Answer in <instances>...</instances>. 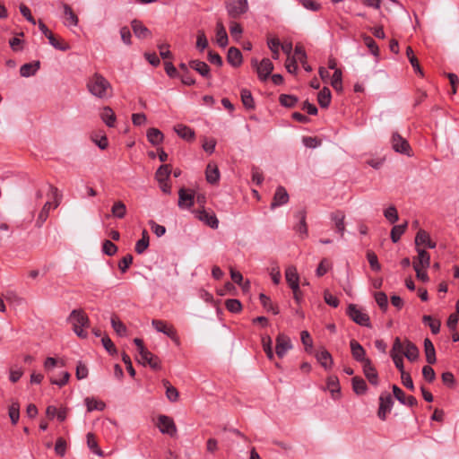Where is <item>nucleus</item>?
<instances>
[{
  "instance_id": "nucleus-1",
  "label": "nucleus",
  "mask_w": 459,
  "mask_h": 459,
  "mask_svg": "<svg viewBox=\"0 0 459 459\" xmlns=\"http://www.w3.org/2000/svg\"><path fill=\"white\" fill-rule=\"evenodd\" d=\"M89 92L100 100H107L113 96L111 83L100 73H94L86 82Z\"/></svg>"
},
{
  "instance_id": "nucleus-2",
  "label": "nucleus",
  "mask_w": 459,
  "mask_h": 459,
  "mask_svg": "<svg viewBox=\"0 0 459 459\" xmlns=\"http://www.w3.org/2000/svg\"><path fill=\"white\" fill-rule=\"evenodd\" d=\"M67 321L77 336L81 338L87 336L86 329L90 325V320L82 309H74L67 317Z\"/></svg>"
},
{
  "instance_id": "nucleus-3",
  "label": "nucleus",
  "mask_w": 459,
  "mask_h": 459,
  "mask_svg": "<svg viewBox=\"0 0 459 459\" xmlns=\"http://www.w3.org/2000/svg\"><path fill=\"white\" fill-rule=\"evenodd\" d=\"M138 353L136 355L137 361L143 365L149 366L154 370L160 369V359L158 356L151 352L147 346H137Z\"/></svg>"
},
{
  "instance_id": "nucleus-4",
  "label": "nucleus",
  "mask_w": 459,
  "mask_h": 459,
  "mask_svg": "<svg viewBox=\"0 0 459 459\" xmlns=\"http://www.w3.org/2000/svg\"><path fill=\"white\" fill-rule=\"evenodd\" d=\"M395 354L400 357L402 363H403V357H406L408 360L413 362L418 359L420 351L417 346H393L390 356L394 362Z\"/></svg>"
},
{
  "instance_id": "nucleus-5",
  "label": "nucleus",
  "mask_w": 459,
  "mask_h": 459,
  "mask_svg": "<svg viewBox=\"0 0 459 459\" xmlns=\"http://www.w3.org/2000/svg\"><path fill=\"white\" fill-rule=\"evenodd\" d=\"M226 9L230 17L237 19L248 11L247 0H227Z\"/></svg>"
},
{
  "instance_id": "nucleus-6",
  "label": "nucleus",
  "mask_w": 459,
  "mask_h": 459,
  "mask_svg": "<svg viewBox=\"0 0 459 459\" xmlns=\"http://www.w3.org/2000/svg\"><path fill=\"white\" fill-rule=\"evenodd\" d=\"M347 314L352 321L362 326L370 325V318L367 313L359 308L354 304H350L347 308Z\"/></svg>"
},
{
  "instance_id": "nucleus-7",
  "label": "nucleus",
  "mask_w": 459,
  "mask_h": 459,
  "mask_svg": "<svg viewBox=\"0 0 459 459\" xmlns=\"http://www.w3.org/2000/svg\"><path fill=\"white\" fill-rule=\"evenodd\" d=\"M394 405V400L392 395L384 392L379 396V408L377 411V416L380 420H385L386 419L387 414L391 411Z\"/></svg>"
},
{
  "instance_id": "nucleus-8",
  "label": "nucleus",
  "mask_w": 459,
  "mask_h": 459,
  "mask_svg": "<svg viewBox=\"0 0 459 459\" xmlns=\"http://www.w3.org/2000/svg\"><path fill=\"white\" fill-rule=\"evenodd\" d=\"M252 65L255 67L258 78L261 81H265L273 70V65L269 58H264L260 63L253 59Z\"/></svg>"
},
{
  "instance_id": "nucleus-9",
  "label": "nucleus",
  "mask_w": 459,
  "mask_h": 459,
  "mask_svg": "<svg viewBox=\"0 0 459 459\" xmlns=\"http://www.w3.org/2000/svg\"><path fill=\"white\" fill-rule=\"evenodd\" d=\"M152 325L157 332L163 333L164 334L168 335L172 342H179L177 331L173 325L159 319H153Z\"/></svg>"
},
{
  "instance_id": "nucleus-10",
  "label": "nucleus",
  "mask_w": 459,
  "mask_h": 459,
  "mask_svg": "<svg viewBox=\"0 0 459 459\" xmlns=\"http://www.w3.org/2000/svg\"><path fill=\"white\" fill-rule=\"evenodd\" d=\"M157 427L162 434L174 437L177 434V426L172 418L167 415H160L158 417Z\"/></svg>"
},
{
  "instance_id": "nucleus-11",
  "label": "nucleus",
  "mask_w": 459,
  "mask_h": 459,
  "mask_svg": "<svg viewBox=\"0 0 459 459\" xmlns=\"http://www.w3.org/2000/svg\"><path fill=\"white\" fill-rule=\"evenodd\" d=\"M193 213L195 218L203 221L205 225L212 229H217L219 227V220L213 212H208L205 209L193 210Z\"/></svg>"
},
{
  "instance_id": "nucleus-12",
  "label": "nucleus",
  "mask_w": 459,
  "mask_h": 459,
  "mask_svg": "<svg viewBox=\"0 0 459 459\" xmlns=\"http://www.w3.org/2000/svg\"><path fill=\"white\" fill-rule=\"evenodd\" d=\"M392 148L394 152L410 156L411 146L406 139L398 133H394L391 138Z\"/></svg>"
},
{
  "instance_id": "nucleus-13",
  "label": "nucleus",
  "mask_w": 459,
  "mask_h": 459,
  "mask_svg": "<svg viewBox=\"0 0 459 459\" xmlns=\"http://www.w3.org/2000/svg\"><path fill=\"white\" fill-rule=\"evenodd\" d=\"M195 204V195L191 190H186L184 187L178 191V205L180 209H190Z\"/></svg>"
},
{
  "instance_id": "nucleus-14",
  "label": "nucleus",
  "mask_w": 459,
  "mask_h": 459,
  "mask_svg": "<svg viewBox=\"0 0 459 459\" xmlns=\"http://www.w3.org/2000/svg\"><path fill=\"white\" fill-rule=\"evenodd\" d=\"M132 30L140 39L152 38V31L139 20L134 19L131 22Z\"/></svg>"
},
{
  "instance_id": "nucleus-15",
  "label": "nucleus",
  "mask_w": 459,
  "mask_h": 459,
  "mask_svg": "<svg viewBox=\"0 0 459 459\" xmlns=\"http://www.w3.org/2000/svg\"><path fill=\"white\" fill-rule=\"evenodd\" d=\"M414 242L416 248L424 246L425 247L432 249L437 246L436 242L431 240L429 234L424 230H420L417 232Z\"/></svg>"
},
{
  "instance_id": "nucleus-16",
  "label": "nucleus",
  "mask_w": 459,
  "mask_h": 459,
  "mask_svg": "<svg viewBox=\"0 0 459 459\" xmlns=\"http://www.w3.org/2000/svg\"><path fill=\"white\" fill-rule=\"evenodd\" d=\"M188 66L198 73L201 76L205 79H211L212 74L209 65L201 60L195 59L188 63Z\"/></svg>"
},
{
  "instance_id": "nucleus-17",
  "label": "nucleus",
  "mask_w": 459,
  "mask_h": 459,
  "mask_svg": "<svg viewBox=\"0 0 459 459\" xmlns=\"http://www.w3.org/2000/svg\"><path fill=\"white\" fill-rule=\"evenodd\" d=\"M289 202V194L285 187L279 186L274 193L273 202L271 203V209L281 206Z\"/></svg>"
},
{
  "instance_id": "nucleus-18",
  "label": "nucleus",
  "mask_w": 459,
  "mask_h": 459,
  "mask_svg": "<svg viewBox=\"0 0 459 459\" xmlns=\"http://www.w3.org/2000/svg\"><path fill=\"white\" fill-rule=\"evenodd\" d=\"M394 365L398 368V370L401 372V377H402L403 385L411 390H413L414 389L413 381H412L410 374L406 373L404 371L403 363H402L400 357H398L396 354L394 356Z\"/></svg>"
},
{
  "instance_id": "nucleus-19",
  "label": "nucleus",
  "mask_w": 459,
  "mask_h": 459,
  "mask_svg": "<svg viewBox=\"0 0 459 459\" xmlns=\"http://www.w3.org/2000/svg\"><path fill=\"white\" fill-rule=\"evenodd\" d=\"M316 358L318 363L325 369L330 370L333 368V360L332 355L326 350L321 349L316 351Z\"/></svg>"
},
{
  "instance_id": "nucleus-20",
  "label": "nucleus",
  "mask_w": 459,
  "mask_h": 459,
  "mask_svg": "<svg viewBox=\"0 0 459 459\" xmlns=\"http://www.w3.org/2000/svg\"><path fill=\"white\" fill-rule=\"evenodd\" d=\"M285 279L290 289H297L299 286V276L295 266L286 268Z\"/></svg>"
},
{
  "instance_id": "nucleus-21",
  "label": "nucleus",
  "mask_w": 459,
  "mask_h": 459,
  "mask_svg": "<svg viewBox=\"0 0 459 459\" xmlns=\"http://www.w3.org/2000/svg\"><path fill=\"white\" fill-rule=\"evenodd\" d=\"M416 251L418 253L417 257L414 258L412 265L417 264L419 267H421L423 269H427L429 267L430 264V255L429 254L421 247L416 248Z\"/></svg>"
},
{
  "instance_id": "nucleus-22",
  "label": "nucleus",
  "mask_w": 459,
  "mask_h": 459,
  "mask_svg": "<svg viewBox=\"0 0 459 459\" xmlns=\"http://www.w3.org/2000/svg\"><path fill=\"white\" fill-rule=\"evenodd\" d=\"M227 61L233 67H238L243 62V56L240 50L235 47H231L228 50Z\"/></svg>"
},
{
  "instance_id": "nucleus-23",
  "label": "nucleus",
  "mask_w": 459,
  "mask_h": 459,
  "mask_svg": "<svg viewBox=\"0 0 459 459\" xmlns=\"http://www.w3.org/2000/svg\"><path fill=\"white\" fill-rule=\"evenodd\" d=\"M327 389L330 391L332 398L337 400L341 396V387L339 379L335 376H330L326 380Z\"/></svg>"
},
{
  "instance_id": "nucleus-24",
  "label": "nucleus",
  "mask_w": 459,
  "mask_h": 459,
  "mask_svg": "<svg viewBox=\"0 0 459 459\" xmlns=\"http://www.w3.org/2000/svg\"><path fill=\"white\" fill-rule=\"evenodd\" d=\"M292 346H263L264 351L269 359H273V352L275 351L278 358H283L288 352L289 349Z\"/></svg>"
},
{
  "instance_id": "nucleus-25",
  "label": "nucleus",
  "mask_w": 459,
  "mask_h": 459,
  "mask_svg": "<svg viewBox=\"0 0 459 459\" xmlns=\"http://www.w3.org/2000/svg\"><path fill=\"white\" fill-rule=\"evenodd\" d=\"M363 372L370 384L377 385L378 384V375L376 368L372 366L370 360H365L362 364Z\"/></svg>"
},
{
  "instance_id": "nucleus-26",
  "label": "nucleus",
  "mask_w": 459,
  "mask_h": 459,
  "mask_svg": "<svg viewBox=\"0 0 459 459\" xmlns=\"http://www.w3.org/2000/svg\"><path fill=\"white\" fill-rule=\"evenodd\" d=\"M297 219L299 220V224L295 227V230L300 234L302 238L307 236V225L306 222L307 212L305 209L299 211L296 214Z\"/></svg>"
},
{
  "instance_id": "nucleus-27",
  "label": "nucleus",
  "mask_w": 459,
  "mask_h": 459,
  "mask_svg": "<svg viewBox=\"0 0 459 459\" xmlns=\"http://www.w3.org/2000/svg\"><path fill=\"white\" fill-rule=\"evenodd\" d=\"M64 9L65 22L64 24L65 26H77L79 22L78 16L74 13L72 7L67 4H62Z\"/></svg>"
},
{
  "instance_id": "nucleus-28",
  "label": "nucleus",
  "mask_w": 459,
  "mask_h": 459,
  "mask_svg": "<svg viewBox=\"0 0 459 459\" xmlns=\"http://www.w3.org/2000/svg\"><path fill=\"white\" fill-rule=\"evenodd\" d=\"M216 42L221 48H225L229 42L228 35L221 21H218L216 23Z\"/></svg>"
},
{
  "instance_id": "nucleus-29",
  "label": "nucleus",
  "mask_w": 459,
  "mask_h": 459,
  "mask_svg": "<svg viewBox=\"0 0 459 459\" xmlns=\"http://www.w3.org/2000/svg\"><path fill=\"white\" fill-rule=\"evenodd\" d=\"M58 203H56V204L54 206H52V204L50 202H47L41 211L39 212V216L36 220V226L38 228H40L42 227V225L44 224V222L47 221L48 217V213H49V211L51 208L55 209L58 206Z\"/></svg>"
},
{
  "instance_id": "nucleus-30",
  "label": "nucleus",
  "mask_w": 459,
  "mask_h": 459,
  "mask_svg": "<svg viewBox=\"0 0 459 459\" xmlns=\"http://www.w3.org/2000/svg\"><path fill=\"white\" fill-rule=\"evenodd\" d=\"M100 117L108 127L115 126L117 117L115 112L110 107L107 106L102 108Z\"/></svg>"
},
{
  "instance_id": "nucleus-31",
  "label": "nucleus",
  "mask_w": 459,
  "mask_h": 459,
  "mask_svg": "<svg viewBox=\"0 0 459 459\" xmlns=\"http://www.w3.org/2000/svg\"><path fill=\"white\" fill-rule=\"evenodd\" d=\"M331 218L335 224L337 232L340 233L341 237H342L345 230L344 213L342 211H336L335 212L332 213Z\"/></svg>"
},
{
  "instance_id": "nucleus-32",
  "label": "nucleus",
  "mask_w": 459,
  "mask_h": 459,
  "mask_svg": "<svg viewBox=\"0 0 459 459\" xmlns=\"http://www.w3.org/2000/svg\"><path fill=\"white\" fill-rule=\"evenodd\" d=\"M148 141L152 145H159L162 143L164 135L162 132L157 128H149L146 134Z\"/></svg>"
},
{
  "instance_id": "nucleus-33",
  "label": "nucleus",
  "mask_w": 459,
  "mask_h": 459,
  "mask_svg": "<svg viewBox=\"0 0 459 459\" xmlns=\"http://www.w3.org/2000/svg\"><path fill=\"white\" fill-rule=\"evenodd\" d=\"M39 61L24 64L20 68V74L22 77H30L31 75H34L36 72L39 70Z\"/></svg>"
},
{
  "instance_id": "nucleus-34",
  "label": "nucleus",
  "mask_w": 459,
  "mask_h": 459,
  "mask_svg": "<svg viewBox=\"0 0 459 459\" xmlns=\"http://www.w3.org/2000/svg\"><path fill=\"white\" fill-rule=\"evenodd\" d=\"M331 91L327 87H324L317 94V101L321 108H326L331 103Z\"/></svg>"
},
{
  "instance_id": "nucleus-35",
  "label": "nucleus",
  "mask_w": 459,
  "mask_h": 459,
  "mask_svg": "<svg viewBox=\"0 0 459 459\" xmlns=\"http://www.w3.org/2000/svg\"><path fill=\"white\" fill-rule=\"evenodd\" d=\"M174 130L178 134V136L181 138L190 141L195 138V132L193 129H191L189 126H186L185 125H177L174 127Z\"/></svg>"
},
{
  "instance_id": "nucleus-36",
  "label": "nucleus",
  "mask_w": 459,
  "mask_h": 459,
  "mask_svg": "<svg viewBox=\"0 0 459 459\" xmlns=\"http://www.w3.org/2000/svg\"><path fill=\"white\" fill-rule=\"evenodd\" d=\"M259 299L264 308L266 309L268 312H271L273 315L279 314L278 306L275 305L268 296H266L264 293H261L259 295Z\"/></svg>"
},
{
  "instance_id": "nucleus-37",
  "label": "nucleus",
  "mask_w": 459,
  "mask_h": 459,
  "mask_svg": "<svg viewBox=\"0 0 459 459\" xmlns=\"http://www.w3.org/2000/svg\"><path fill=\"white\" fill-rule=\"evenodd\" d=\"M205 175L206 180L211 184H216L220 179V172L216 165L208 164Z\"/></svg>"
},
{
  "instance_id": "nucleus-38",
  "label": "nucleus",
  "mask_w": 459,
  "mask_h": 459,
  "mask_svg": "<svg viewBox=\"0 0 459 459\" xmlns=\"http://www.w3.org/2000/svg\"><path fill=\"white\" fill-rule=\"evenodd\" d=\"M149 247V234L146 230L142 232V238L139 239L136 244L134 250L137 254H143Z\"/></svg>"
},
{
  "instance_id": "nucleus-39",
  "label": "nucleus",
  "mask_w": 459,
  "mask_h": 459,
  "mask_svg": "<svg viewBox=\"0 0 459 459\" xmlns=\"http://www.w3.org/2000/svg\"><path fill=\"white\" fill-rule=\"evenodd\" d=\"M111 214L117 218L123 219L126 214V206L122 201H117L111 207Z\"/></svg>"
},
{
  "instance_id": "nucleus-40",
  "label": "nucleus",
  "mask_w": 459,
  "mask_h": 459,
  "mask_svg": "<svg viewBox=\"0 0 459 459\" xmlns=\"http://www.w3.org/2000/svg\"><path fill=\"white\" fill-rule=\"evenodd\" d=\"M352 389L355 394L361 395L367 391V384L364 379L359 377H354L351 380Z\"/></svg>"
},
{
  "instance_id": "nucleus-41",
  "label": "nucleus",
  "mask_w": 459,
  "mask_h": 459,
  "mask_svg": "<svg viewBox=\"0 0 459 459\" xmlns=\"http://www.w3.org/2000/svg\"><path fill=\"white\" fill-rule=\"evenodd\" d=\"M241 101L244 107L247 109L255 108V101L252 93L249 90L243 89L240 93Z\"/></svg>"
},
{
  "instance_id": "nucleus-42",
  "label": "nucleus",
  "mask_w": 459,
  "mask_h": 459,
  "mask_svg": "<svg viewBox=\"0 0 459 459\" xmlns=\"http://www.w3.org/2000/svg\"><path fill=\"white\" fill-rule=\"evenodd\" d=\"M279 102L285 108H294L299 102V99L294 95L281 94L279 97Z\"/></svg>"
},
{
  "instance_id": "nucleus-43",
  "label": "nucleus",
  "mask_w": 459,
  "mask_h": 459,
  "mask_svg": "<svg viewBox=\"0 0 459 459\" xmlns=\"http://www.w3.org/2000/svg\"><path fill=\"white\" fill-rule=\"evenodd\" d=\"M164 387L166 388V396L170 402H177L178 400V391L170 385V383L164 379L162 381Z\"/></svg>"
},
{
  "instance_id": "nucleus-44",
  "label": "nucleus",
  "mask_w": 459,
  "mask_h": 459,
  "mask_svg": "<svg viewBox=\"0 0 459 459\" xmlns=\"http://www.w3.org/2000/svg\"><path fill=\"white\" fill-rule=\"evenodd\" d=\"M111 325L114 331L119 335L123 336L126 333V327L124 323L116 315L111 316Z\"/></svg>"
},
{
  "instance_id": "nucleus-45",
  "label": "nucleus",
  "mask_w": 459,
  "mask_h": 459,
  "mask_svg": "<svg viewBox=\"0 0 459 459\" xmlns=\"http://www.w3.org/2000/svg\"><path fill=\"white\" fill-rule=\"evenodd\" d=\"M86 438L87 446L91 449V451L99 456H103V452L99 447L95 436L92 433H88Z\"/></svg>"
},
{
  "instance_id": "nucleus-46",
  "label": "nucleus",
  "mask_w": 459,
  "mask_h": 459,
  "mask_svg": "<svg viewBox=\"0 0 459 459\" xmlns=\"http://www.w3.org/2000/svg\"><path fill=\"white\" fill-rule=\"evenodd\" d=\"M171 173L170 165H161L155 173V178L158 182L168 180Z\"/></svg>"
},
{
  "instance_id": "nucleus-47",
  "label": "nucleus",
  "mask_w": 459,
  "mask_h": 459,
  "mask_svg": "<svg viewBox=\"0 0 459 459\" xmlns=\"http://www.w3.org/2000/svg\"><path fill=\"white\" fill-rule=\"evenodd\" d=\"M406 55L409 58V61H410L411 66L413 67L414 71L422 76L423 72L420 66L417 57L413 54L412 48L410 46L407 47V48H406Z\"/></svg>"
},
{
  "instance_id": "nucleus-48",
  "label": "nucleus",
  "mask_w": 459,
  "mask_h": 459,
  "mask_svg": "<svg viewBox=\"0 0 459 459\" xmlns=\"http://www.w3.org/2000/svg\"><path fill=\"white\" fill-rule=\"evenodd\" d=\"M407 228V222L400 225H395L393 227L391 230V239L394 243H396L400 240L402 235L404 233Z\"/></svg>"
},
{
  "instance_id": "nucleus-49",
  "label": "nucleus",
  "mask_w": 459,
  "mask_h": 459,
  "mask_svg": "<svg viewBox=\"0 0 459 459\" xmlns=\"http://www.w3.org/2000/svg\"><path fill=\"white\" fill-rule=\"evenodd\" d=\"M422 321L426 325L430 327L433 333L436 334L439 332L441 325L439 320L433 318L431 316H424Z\"/></svg>"
},
{
  "instance_id": "nucleus-50",
  "label": "nucleus",
  "mask_w": 459,
  "mask_h": 459,
  "mask_svg": "<svg viewBox=\"0 0 459 459\" xmlns=\"http://www.w3.org/2000/svg\"><path fill=\"white\" fill-rule=\"evenodd\" d=\"M9 417L13 425H15L20 418V404L18 402H13L9 406Z\"/></svg>"
},
{
  "instance_id": "nucleus-51",
  "label": "nucleus",
  "mask_w": 459,
  "mask_h": 459,
  "mask_svg": "<svg viewBox=\"0 0 459 459\" xmlns=\"http://www.w3.org/2000/svg\"><path fill=\"white\" fill-rule=\"evenodd\" d=\"M267 46L270 48V50L272 51L273 58L275 59V60L279 59V56H280V46H281L280 40L278 39H276V38L270 39L267 41Z\"/></svg>"
},
{
  "instance_id": "nucleus-52",
  "label": "nucleus",
  "mask_w": 459,
  "mask_h": 459,
  "mask_svg": "<svg viewBox=\"0 0 459 459\" xmlns=\"http://www.w3.org/2000/svg\"><path fill=\"white\" fill-rule=\"evenodd\" d=\"M48 41L51 46H53L56 49L58 50L66 51L70 48L69 45L66 42L56 39L53 33H49Z\"/></svg>"
},
{
  "instance_id": "nucleus-53",
  "label": "nucleus",
  "mask_w": 459,
  "mask_h": 459,
  "mask_svg": "<svg viewBox=\"0 0 459 459\" xmlns=\"http://www.w3.org/2000/svg\"><path fill=\"white\" fill-rule=\"evenodd\" d=\"M342 71L340 69H335L332 76L331 85L337 91H341L342 90Z\"/></svg>"
},
{
  "instance_id": "nucleus-54",
  "label": "nucleus",
  "mask_w": 459,
  "mask_h": 459,
  "mask_svg": "<svg viewBox=\"0 0 459 459\" xmlns=\"http://www.w3.org/2000/svg\"><path fill=\"white\" fill-rule=\"evenodd\" d=\"M85 404L89 411H92L94 410L102 411L105 408V403L103 402L98 401L93 398H86Z\"/></svg>"
},
{
  "instance_id": "nucleus-55",
  "label": "nucleus",
  "mask_w": 459,
  "mask_h": 459,
  "mask_svg": "<svg viewBox=\"0 0 459 459\" xmlns=\"http://www.w3.org/2000/svg\"><path fill=\"white\" fill-rule=\"evenodd\" d=\"M351 354L356 360L361 362L362 364L365 363V360H369L368 358H366V352L363 349V346H351Z\"/></svg>"
},
{
  "instance_id": "nucleus-56",
  "label": "nucleus",
  "mask_w": 459,
  "mask_h": 459,
  "mask_svg": "<svg viewBox=\"0 0 459 459\" xmlns=\"http://www.w3.org/2000/svg\"><path fill=\"white\" fill-rule=\"evenodd\" d=\"M208 47V39L204 30H200L197 31L196 36V48L203 52Z\"/></svg>"
},
{
  "instance_id": "nucleus-57",
  "label": "nucleus",
  "mask_w": 459,
  "mask_h": 459,
  "mask_svg": "<svg viewBox=\"0 0 459 459\" xmlns=\"http://www.w3.org/2000/svg\"><path fill=\"white\" fill-rule=\"evenodd\" d=\"M331 262L327 258H323L316 270V276H324L329 271V269H331Z\"/></svg>"
},
{
  "instance_id": "nucleus-58",
  "label": "nucleus",
  "mask_w": 459,
  "mask_h": 459,
  "mask_svg": "<svg viewBox=\"0 0 459 459\" xmlns=\"http://www.w3.org/2000/svg\"><path fill=\"white\" fill-rule=\"evenodd\" d=\"M363 41H364L365 45L368 48L371 54L374 55L375 56H378L379 48H378L376 41L370 36H367V35H365L363 37Z\"/></svg>"
},
{
  "instance_id": "nucleus-59",
  "label": "nucleus",
  "mask_w": 459,
  "mask_h": 459,
  "mask_svg": "<svg viewBox=\"0 0 459 459\" xmlns=\"http://www.w3.org/2000/svg\"><path fill=\"white\" fill-rule=\"evenodd\" d=\"M226 308L232 313H238L242 309V305L238 299H230L225 302Z\"/></svg>"
},
{
  "instance_id": "nucleus-60",
  "label": "nucleus",
  "mask_w": 459,
  "mask_h": 459,
  "mask_svg": "<svg viewBox=\"0 0 459 459\" xmlns=\"http://www.w3.org/2000/svg\"><path fill=\"white\" fill-rule=\"evenodd\" d=\"M367 259L373 271L379 272L381 270V265L378 263L377 255L375 254V252L368 251Z\"/></svg>"
},
{
  "instance_id": "nucleus-61",
  "label": "nucleus",
  "mask_w": 459,
  "mask_h": 459,
  "mask_svg": "<svg viewBox=\"0 0 459 459\" xmlns=\"http://www.w3.org/2000/svg\"><path fill=\"white\" fill-rule=\"evenodd\" d=\"M375 300L382 310H386L388 307L387 296L385 292L379 291L375 293Z\"/></svg>"
},
{
  "instance_id": "nucleus-62",
  "label": "nucleus",
  "mask_w": 459,
  "mask_h": 459,
  "mask_svg": "<svg viewBox=\"0 0 459 459\" xmlns=\"http://www.w3.org/2000/svg\"><path fill=\"white\" fill-rule=\"evenodd\" d=\"M102 251L107 255H114L117 251V247L110 240H105L102 245Z\"/></svg>"
},
{
  "instance_id": "nucleus-63",
  "label": "nucleus",
  "mask_w": 459,
  "mask_h": 459,
  "mask_svg": "<svg viewBox=\"0 0 459 459\" xmlns=\"http://www.w3.org/2000/svg\"><path fill=\"white\" fill-rule=\"evenodd\" d=\"M384 215L391 223L396 222L399 219L397 210L394 206H390L385 210Z\"/></svg>"
},
{
  "instance_id": "nucleus-64",
  "label": "nucleus",
  "mask_w": 459,
  "mask_h": 459,
  "mask_svg": "<svg viewBox=\"0 0 459 459\" xmlns=\"http://www.w3.org/2000/svg\"><path fill=\"white\" fill-rule=\"evenodd\" d=\"M57 366L63 367L64 366L63 360H59V359H56L52 358V357H48L46 359V360H45V363H44V368L47 371H50L55 367H57Z\"/></svg>"
}]
</instances>
